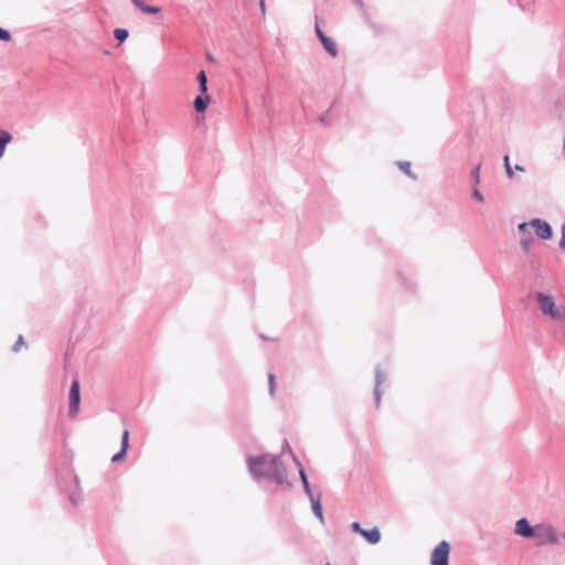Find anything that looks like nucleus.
<instances>
[{
  "instance_id": "6ab92c4d",
  "label": "nucleus",
  "mask_w": 565,
  "mask_h": 565,
  "mask_svg": "<svg viewBox=\"0 0 565 565\" xmlns=\"http://www.w3.org/2000/svg\"><path fill=\"white\" fill-rule=\"evenodd\" d=\"M561 233H562V236H561V241H559V247L562 249H565V223L562 225Z\"/></svg>"
},
{
  "instance_id": "a878e982",
  "label": "nucleus",
  "mask_w": 565,
  "mask_h": 565,
  "mask_svg": "<svg viewBox=\"0 0 565 565\" xmlns=\"http://www.w3.org/2000/svg\"><path fill=\"white\" fill-rule=\"evenodd\" d=\"M473 196H475L478 201H480V202H482V201H483V196L480 194V192H479L478 190H475V192H473Z\"/></svg>"
},
{
  "instance_id": "f257e3e1",
  "label": "nucleus",
  "mask_w": 565,
  "mask_h": 565,
  "mask_svg": "<svg viewBox=\"0 0 565 565\" xmlns=\"http://www.w3.org/2000/svg\"><path fill=\"white\" fill-rule=\"evenodd\" d=\"M250 471L257 477L274 479L277 483L285 482L281 462L276 457H259L249 460Z\"/></svg>"
},
{
  "instance_id": "393cba45",
  "label": "nucleus",
  "mask_w": 565,
  "mask_h": 565,
  "mask_svg": "<svg viewBox=\"0 0 565 565\" xmlns=\"http://www.w3.org/2000/svg\"><path fill=\"white\" fill-rule=\"evenodd\" d=\"M401 169L406 172V173H409V168H411V163L409 162H404V163H401L399 164Z\"/></svg>"
},
{
  "instance_id": "ddd939ff",
  "label": "nucleus",
  "mask_w": 565,
  "mask_h": 565,
  "mask_svg": "<svg viewBox=\"0 0 565 565\" xmlns=\"http://www.w3.org/2000/svg\"><path fill=\"white\" fill-rule=\"evenodd\" d=\"M12 140L11 135L6 130H0V158L3 156L7 145Z\"/></svg>"
},
{
  "instance_id": "b1692460",
  "label": "nucleus",
  "mask_w": 565,
  "mask_h": 565,
  "mask_svg": "<svg viewBox=\"0 0 565 565\" xmlns=\"http://www.w3.org/2000/svg\"><path fill=\"white\" fill-rule=\"evenodd\" d=\"M24 344V341H23V337L20 335L15 345H14V351H18L22 345Z\"/></svg>"
},
{
  "instance_id": "39448f33",
  "label": "nucleus",
  "mask_w": 565,
  "mask_h": 565,
  "mask_svg": "<svg viewBox=\"0 0 565 565\" xmlns=\"http://www.w3.org/2000/svg\"><path fill=\"white\" fill-rule=\"evenodd\" d=\"M450 546L448 542H440L431 553L430 564L431 565H448Z\"/></svg>"
},
{
  "instance_id": "cd10ccee",
  "label": "nucleus",
  "mask_w": 565,
  "mask_h": 565,
  "mask_svg": "<svg viewBox=\"0 0 565 565\" xmlns=\"http://www.w3.org/2000/svg\"><path fill=\"white\" fill-rule=\"evenodd\" d=\"M521 244H522V246H523V248H524L525 250H526V249H529L530 242H529L527 239H525V238H524V239H522Z\"/></svg>"
},
{
  "instance_id": "0eeeda50",
  "label": "nucleus",
  "mask_w": 565,
  "mask_h": 565,
  "mask_svg": "<svg viewBox=\"0 0 565 565\" xmlns=\"http://www.w3.org/2000/svg\"><path fill=\"white\" fill-rule=\"evenodd\" d=\"M535 526H531L526 519H520L515 523V533L523 537H532Z\"/></svg>"
},
{
  "instance_id": "6e6552de",
  "label": "nucleus",
  "mask_w": 565,
  "mask_h": 565,
  "mask_svg": "<svg viewBox=\"0 0 565 565\" xmlns=\"http://www.w3.org/2000/svg\"><path fill=\"white\" fill-rule=\"evenodd\" d=\"M128 446H129V430H125L124 434H122V445H121V450L116 454L113 458H111V461L113 462H117L119 461L121 458L125 457L126 455V451L128 449Z\"/></svg>"
},
{
  "instance_id": "f3484780",
  "label": "nucleus",
  "mask_w": 565,
  "mask_h": 565,
  "mask_svg": "<svg viewBox=\"0 0 565 565\" xmlns=\"http://www.w3.org/2000/svg\"><path fill=\"white\" fill-rule=\"evenodd\" d=\"M300 477H301V480H302V483H303V488L306 490V492L311 495V491H310V484L308 482V479H307V476L305 473V471L302 469H300Z\"/></svg>"
},
{
  "instance_id": "f03ea898",
  "label": "nucleus",
  "mask_w": 565,
  "mask_h": 565,
  "mask_svg": "<svg viewBox=\"0 0 565 565\" xmlns=\"http://www.w3.org/2000/svg\"><path fill=\"white\" fill-rule=\"evenodd\" d=\"M536 300L541 311L552 318L553 320L561 321L565 319V306L556 305L551 296L543 292L536 295Z\"/></svg>"
},
{
  "instance_id": "9b49d317",
  "label": "nucleus",
  "mask_w": 565,
  "mask_h": 565,
  "mask_svg": "<svg viewBox=\"0 0 565 565\" xmlns=\"http://www.w3.org/2000/svg\"><path fill=\"white\" fill-rule=\"evenodd\" d=\"M362 536L371 544H376L381 540V533L376 527L371 530H364L362 532Z\"/></svg>"
},
{
  "instance_id": "a211bd4d",
  "label": "nucleus",
  "mask_w": 565,
  "mask_h": 565,
  "mask_svg": "<svg viewBox=\"0 0 565 565\" xmlns=\"http://www.w3.org/2000/svg\"><path fill=\"white\" fill-rule=\"evenodd\" d=\"M504 166H505L507 174L511 178L513 175V172H512L508 156L504 157Z\"/></svg>"
},
{
  "instance_id": "7c9ffc66",
  "label": "nucleus",
  "mask_w": 565,
  "mask_h": 565,
  "mask_svg": "<svg viewBox=\"0 0 565 565\" xmlns=\"http://www.w3.org/2000/svg\"><path fill=\"white\" fill-rule=\"evenodd\" d=\"M327 565H331L330 563H328Z\"/></svg>"
},
{
  "instance_id": "412c9836",
  "label": "nucleus",
  "mask_w": 565,
  "mask_h": 565,
  "mask_svg": "<svg viewBox=\"0 0 565 565\" xmlns=\"http://www.w3.org/2000/svg\"><path fill=\"white\" fill-rule=\"evenodd\" d=\"M11 39L10 33L7 30L0 28V40L9 41Z\"/></svg>"
},
{
  "instance_id": "1a4fd4ad",
  "label": "nucleus",
  "mask_w": 565,
  "mask_h": 565,
  "mask_svg": "<svg viewBox=\"0 0 565 565\" xmlns=\"http://www.w3.org/2000/svg\"><path fill=\"white\" fill-rule=\"evenodd\" d=\"M132 3L146 14H157L161 12V8L145 4L141 0H131Z\"/></svg>"
},
{
  "instance_id": "f8f14e48",
  "label": "nucleus",
  "mask_w": 565,
  "mask_h": 565,
  "mask_svg": "<svg viewBox=\"0 0 565 565\" xmlns=\"http://www.w3.org/2000/svg\"><path fill=\"white\" fill-rule=\"evenodd\" d=\"M324 50L331 55V56H337L338 55V47H337V44L334 43V41L328 36L326 38H322V41H321Z\"/></svg>"
},
{
  "instance_id": "c756f323",
  "label": "nucleus",
  "mask_w": 565,
  "mask_h": 565,
  "mask_svg": "<svg viewBox=\"0 0 565 565\" xmlns=\"http://www.w3.org/2000/svg\"><path fill=\"white\" fill-rule=\"evenodd\" d=\"M515 170L523 171V168L521 166H515Z\"/></svg>"
},
{
  "instance_id": "5701e85b",
  "label": "nucleus",
  "mask_w": 565,
  "mask_h": 565,
  "mask_svg": "<svg viewBox=\"0 0 565 565\" xmlns=\"http://www.w3.org/2000/svg\"><path fill=\"white\" fill-rule=\"evenodd\" d=\"M316 33L318 35V38L320 39V41H322V38H326L327 35L322 32V30L320 29L319 24L317 23L316 24Z\"/></svg>"
},
{
  "instance_id": "4be33fe9",
  "label": "nucleus",
  "mask_w": 565,
  "mask_h": 565,
  "mask_svg": "<svg viewBox=\"0 0 565 565\" xmlns=\"http://www.w3.org/2000/svg\"><path fill=\"white\" fill-rule=\"evenodd\" d=\"M351 527L354 532L359 533L360 535H362V532L364 531V529L361 527L359 522H353Z\"/></svg>"
},
{
  "instance_id": "dca6fc26",
  "label": "nucleus",
  "mask_w": 565,
  "mask_h": 565,
  "mask_svg": "<svg viewBox=\"0 0 565 565\" xmlns=\"http://www.w3.org/2000/svg\"><path fill=\"white\" fill-rule=\"evenodd\" d=\"M114 35H115L116 40L119 41V43H122L128 38L129 33L126 29H116L114 31Z\"/></svg>"
},
{
  "instance_id": "c85d7f7f",
  "label": "nucleus",
  "mask_w": 565,
  "mask_h": 565,
  "mask_svg": "<svg viewBox=\"0 0 565 565\" xmlns=\"http://www.w3.org/2000/svg\"><path fill=\"white\" fill-rule=\"evenodd\" d=\"M260 8L263 13H265V0H260Z\"/></svg>"
},
{
  "instance_id": "2eb2a0df",
  "label": "nucleus",
  "mask_w": 565,
  "mask_h": 565,
  "mask_svg": "<svg viewBox=\"0 0 565 565\" xmlns=\"http://www.w3.org/2000/svg\"><path fill=\"white\" fill-rule=\"evenodd\" d=\"M311 501H312V509H313L315 514L322 521L323 515H322V507H321L320 500L311 499Z\"/></svg>"
},
{
  "instance_id": "bb28decb",
  "label": "nucleus",
  "mask_w": 565,
  "mask_h": 565,
  "mask_svg": "<svg viewBox=\"0 0 565 565\" xmlns=\"http://www.w3.org/2000/svg\"><path fill=\"white\" fill-rule=\"evenodd\" d=\"M375 395H376V403L379 404L380 403V398H381V392H380L379 385L375 388Z\"/></svg>"
},
{
  "instance_id": "7ed1b4c3",
  "label": "nucleus",
  "mask_w": 565,
  "mask_h": 565,
  "mask_svg": "<svg viewBox=\"0 0 565 565\" xmlns=\"http://www.w3.org/2000/svg\"><path fill=\"white\" fill-rule=\"evenodd\" d=\"M532 537L535 539L537 546L557 543L556 532L553 529V526L548 524L535 525V530Z\"/></svg>"
},
{
  "instance_id": "423d86ee",
  "label": "nucleus",
  "mask_w": 565,
  "mask_h": 565,
  "mask_svg": "<svg viewBox=\"0 0 565 565\" xmlns=\"http://www.w3.org/2000/svg\"><path fill=\"white\" fill-rule=\"evenodd\" d=\"M81 403V393H79V383L78 381H74L70 391V413L72 415H76L79 408Z\"/></svg>"
},
{
  "instance_id": "4468645a",
  "label": "nucleus",
  "mask_w": 565,
  "mask_h": 565,
  "mask_svg": "<svg viewBox=\"0 0 565 565\" xmlns=\"http://www.w3.org/2000/svg\"><path fill=\"white\" fill-rule=\"evenodd\" d=\"M198 81H199V84H200V90L202 94H205L206 90H207V86H206V83H207V78H206V74L204 71H201L199 74H198Z\"/></svg>"
},
{
  "instance_id": "aec40b11",
  "label": "nucleus",
  "mask_w": 565,
  "mask_h": 565,
  "mask_svg": "<svg viewBox=\"0 0 565 565\" xmlns=\"http://www.w3.org/2000/svg\"><path fill=\"white\" fill-rule=\"evenodd\" d=\"M268 380H269V385H270V394H274L275 385H276V377L274 374H269Z\"/></svg>"
},
{
  "instance_id": "20e7f679",
  "label": "nucleus",
  "mask_w": 565,
  "mask_h": 565,
  "mask_svg": "<svg viewBox=\"0 0 565 565\" xmlns=\"http://www.w3.org/2000/svg\"><path fill=\"white\" fill-rule=\"evenodd\" d=\"M529 226H531L534 230L536 236L541 239H550L553 236L552 227L545 221L534 218L529 223L520 224L519 230L521 232H524Z\"/></svg>"
},
{
  "instance_id": "9d476101",
  "label": "nucleus",
  "mask_w": 565,
  "mask_h": 565,
  "mask_svg": "<svg viewBox=\"0 0 565 565\" xmlns=\"http://www.w3.org/2000/svg\"><path fill=\"white\" fill-rule=\"evenodd\" d=\"M210 102H211L210 96H207L205 94L199 95L194 100L195 110L199 113L205 111Z\"/></svg>"
}]
</instances>
